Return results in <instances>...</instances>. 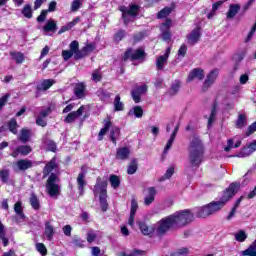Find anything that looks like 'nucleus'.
<instances>
[{
  "label": "nucleus",
  "mask_w": 256,
  "mask_h": 256,
  "mask_svg": "<svg viewBox=\"0 0 256 256\" xmlns=\"http://www.w3.org/2000/svg\"><path fill=\"white\" fill-rule=\"evenodd\" d=\"M217 77H219V71L218 70H212L208 75L206 80L204 81V84L202 86V91H207V89L210 88L215 81H217Z\"/></svg>",
  "instance_id": "11"
},
{
  "label": "nucleus",
  "mask_w": 256,
  "mask_h": 256,
  "mask_svg": "<svg viewBox=\"0 0 256 256\" xmlns=\"http://www.w3.org/2000/svg\"><path fill=\"white\" fill-rule=\"evenodd\" d=\"M224 207H225V202L212 201L207 205L198 207L196 210V217L200 219L211 217V215H215V213H219V211H221V209Z\"/></svg>",
  "instance_id": "3"
},
{
  "label": "nucleus",
  "mask_w": 256,
  "mask_h": 256,
  "mask_svg": "<svg viewBox=\"0 0 256 256\" xmlns=\"http://www.w3.org/2000/svg\"><path fill=\"white\" fill-rule=\"evenodd\" d=\"M129 155H131V150L127 147H121L116 150V159L120 161H127Z\"/></svg>",
  "instance_id": "19"
},
{
  "label": "nucleus",
  "mask_w": 256,
  "mask_h": 256,
  "mask_svg": "<svg viewBox=\"0 0 256 256\" xmlns=\"http://www.w3.org/2000/svg\"><path fill=\"white\" fill-rule=\"evenodd\" d=\"M85 87L84 83H78L75 85L74 95H76L77 99H83V97H85Z\"/></svg>",
  "instance_id": "26"
},
{
  "label": "nucleus",
  "mask_w": 256,
  "mask_h": 256,
  "mask_svg": "<svg viewBox=\"0 0 256 256\" xmlns=\"http://www.w3.org/2000/svg\"><path fill=\"white\" fill-rule=\"evenodd\" d=\"M235 240L239 243H243L247 239V233L245 230H239L237 233L234 234Z\"/></svg>",
  "instance_id": "43"
},
{
  "label": "nucleus",
  "mask_w": 256,
  "mask_h": 256,
  "mask_svg": "<svg viewBox=\"0 0 256 256\" xmlns=\"http://www.w3.org/2000/svg\"><path fill=\"white\" fill-rule=\"evenodd\" d=\"M146 253L143 250L134 249L130 254L125 252H119L117 256H145Z\"/></svg>",
  "instance_id": "40"
},
{
  "label": "nucleus",
  "mask_w": 256,
  "mask_h": 256,
  "mask_svg": "<svg viewBox=\"0 0 256 256\" xmlns=\"http://www.w3.org/2000/svg\"><path fill=\"white\" fill-rule=\"evenodd\" d=\"M69 47L70 51L74 54V59H83V55H81V50H79V42L77 40L72 41Z\"/></svg>",
  "instance_id": "20"
},
{
  "label": "nucleus",
  "mask_w": 256,
  "mask_h": 256,
  "mask_svg": "<svg viewBox=\"0 0 256 256\" xmlns=\"http://www.w3.org/2000/svg\"><path fill=\"white\" fill-rule=\"evenodd\" d=\"M169 55H171V48H167L165 54L158 56L156 58V68L158 71H163L167 61L169 60Z\"/></svg>",
  "instance_id": "9"
},
{
  "label": "nucleus",
  "mask_w": 256,
  "mask_h": 256,
  "mask_svg": "<svg viewBox=\"0 0 256 256\" xmlns=\"http://www.w3.org/2000/svg\"><path fill=\"white\" fill-rule=\"evenodd\" d=\"M110 140L114 145H117V139L121 137V129L117 126H112L109 134Z\"/></svg>",
  "instance_id": "21"
},
{
  "label": "nucleus",
  "mask_w": 256,
  "mask_h": 256,
  "mask_svg": "<svg viewBox=\"0 0 256 256\" xmlns=\"http://www.w3.org/2000/svg\"><path fill=\"white\" fill-rule=\"evenodd\" d=\"M36 251L41 253L43 256L47 255V247L43 243H36Z\"/></svg>",
  "instance_id": "56"
},
{
  "label": "nucleus",
  "mask_w": 256,
  "mask_h": 256,
  "mask_svg": "<svg viewBox=\"0 0 256 256\" xmlns=\"http://www.w3.org/2000/svg\"><path fill=\"white\" fill-rule=\"evenodd\" d=\"M22 15H24L26 19H31L33 17V9L31 8V4H26L23 7Z\"/></svg>",
  "instance_id": "41"
},
{
  "label": "nucleus",
  "mask_w": 256,
  "mask_h": 256,
  "mask_svg": "<svg viewBox=\"0 0 256 256\" xmlns=\"http://www.w3.org/2000/svg\"><path fill=\"white\" fill-rule=\"evenodd\" d=\"M93 51H95V44L90 43V44H87L86 46H84L81 49L82 59H83V57H87V55H89V53H93Z\"/></svg>",
  "instance_id": "37"
},
{
  "label": "nucleus",
  "mask_w": 256,
  "mask_h": 256,
  "mask_svg": "<svg viewBox=\"0 0 256 256\" xmlns=\"http://www.w3.org/2000/svg\"><path fill=\"white\" fill-rule=\"evenodd\" d=\"M30 205L32 208L35 209V211H39V209L41 208L39 198H37V195H35V193H32L30 196Z\"/></svg>",
  "instance_id": "38"
},
{
  "label": "nucleus",
  "mask_w": 256,
  "mask_h": 256,
  "mask_svg": "<svg viewBox=\"0 0 256 256\" xmlns=\"http://www.w3.org/2000/svg\"><path fill=\"white\" fill-rule=\"evenodd\" d=\"M85 111V106H81L77 111L70 112L64 119V123H75Z\"/></svg>",
  "instance_id": "14"
},
{
  "label": "nucleus",
  "mask_w": 256,
  "mask_h": 256,
  "mask_svg": "<svg viewBox=\"0 0 256 256\" xmlns=\"http://www.w3.org/2000/svg\"><path fill=\"white\" fill-rule=\"evenodd\" d=\"M138 225L143 235H151V233H155V227L149 228V226L144 222H139Z\"/></svg>",
  "instance_id": "31"
},
{
  "label": "nucleus",
  "mask_w": 256,
  "mask_h": 256,
  "mask_svg": "<svg viewBox=\"0 0 256 256\" xmlns=\"http://www.w3.org/2000/svg\"><path fill=\"white\" fill-rule=\"evenodd\" d=\"M236 129H243V127H247V115L239 114L238 118L235 122Z\"/></svg>",
  "instance_id": "28"
},
{
  "label": "nucleus",
  "mask_w": 256,
  "mask_h": 256,
  "mask_svg": "<svg viewBox=\"0 0 256 256\" xmlns=\"http://www.w3.org/2000/svg\"><path fill=\"white\" fill-rule=\"evenodd\" d=\"M0 239H2V243L4 247H7V245H9V239H7L6 233H5V225H3L1 221H0Z\"/></svg>",
  "instance_id": "39"
},
{
  "label": "nucleus",
  "mask_w": 256,
  "mask_h": 256,
  "mask_svg": "<svg viewBox=\"0 0 256 256\" xmlns=\"http://www.w3.org/2000/svg\"><path fill=\"white\" fill-rule=\"evenodd\" d=\"M86 173L87 172L83 171V168H82L81 173H79L77 177V185H78L80 196H83V194L85 193V187L87 186V182L85 181Z\"/></svg>",
  "instance_id": "16"
},
{
  "label": "nucleus",
  "mask_w": 256,
  "mask_h": 256,
  "mask_svg": "<svg viewBox=\"0 0 256 256\" xmlns=\"http://www.w3.org/2000/svg\"><path fill=\"white\" fill-rule=\"evenodd\" d=\"M18 151L20 152V155H23V157H26V155H29L33 149L29 145H21L18 146Z\"/></svg>",
  "instance_id": "45"
},
{
  "label": "nucleus",
  "mask_w": 256,
  "mask_h": 256,
  "mask_svg": "<svg viewBox=\"0 0 256 256\" xmlns=\"http://www.w3.org/2000/svg\"><path fill=\"white\" fill-rule=\"evenodd\" d=\"M44 144L46 145L48 151H52L53 153L57 151V144L53 140H46Z\"/></svg>",
  "instance_id": "50"
},
{
  "label": "nucleus",
  "mask_w": 256,
  "mask_h": 256,
  "mask_svg": "<svg viewBox=\"0 0 256 256\" xmlns=\"http://www.w3.org/2000/svg\"><path fill=\"white\" fill-rule=\"evenodd\" d=\"M9 175H10L9 170L7 169L0 170V179L2 183H7L9 181Z\"/></svg>",
  "instance_id": "51"
},
{
  "label": "nucleus",
  "mask_w": 256,
  "mask_h": 256,
  "mask_svg": "<svg viewBox=\"0 0 256 256\" xmlns=\"http://www.w3.org/2000/svg\"><path fill=\"white\" fill-rule=\"evenodd\" d=\"M123 37H125V30H120L115 34L114 41H117V43H119V41L123 40Z\"/></svg>",
  "instance_id": "61"
},
{
  "label": "nucleus",
  "mask_w": 256,
  "mask_h": 256,
  "mask_svg": "<svg viewBox=\"0 0 256 256\" xmlns=\"http://www.w3.org/2000/svg\"><path fill=\"white\" fill-rule=\"evenodd\" d=\"M174 7H165L158 12V19H165V17H169L171 13H173Z\"/></svg>",
  "instance_id": "36"
},
{
  "label": "nucleus",
  "mask_w": 256,
  "mask_h": 256,
  "mask_svg": "<svg viewBox=\"0 0 256 256\" xmlns=\"http://www.w3.org/2000/svg\"><path fill=\"white\" fill-rule=\"evenodd\" d=\"M179 89H181V81L175 80L170 88V95H177L179 93Z\"/></svg>",
  "instance_id": "42"
},
{
  "label": "nucleus",
  "mask_w": 256,
  "mask_h": 256,
  "mask_svg": "<svg viewBox=\"0 0 256 256\" xmlns=\"http://www.w3.org/2000/svg\"><path fill=\"white\" fill-rule=\"evenodd\" d=\"M203 155H205V145L199 137L194 136L189 146V162L191 167H199L203 163Z\"/></svg>",
  "instance_id": "2"
},
{
  "label": "nucleus",
  "mask_w": 256,
  "mask_h": 256,
  "mask_svg": "<svg viewBox=\"0 0 256 256\" xmlns=\"http://www.w3.org/2000/svg\"><path fill=\"white\" fill-rule=\"evenodd\" d=\"M256 131V122L252 123L249 127L248 130L246 131V137H249V135H253Z\"/></svg>",
  "instance_id": "64"
},
{
  "label": "nucleus",
  "mask_w": 256,
  "mask_h": 256,
  "mask_svg": "<svg viewBox=\"0 0 256 256\" xmlns=\"http://www.w3.org/2000/svg\"><path fill=\"white\" fill-rule=\"evenodd\" d=\"M44 235H46L48 241H53V236L55 235V228L51 225L50 221L45 223Z\"/></svg>",
  "instance_id": "23"
},
{
  "label": "nucleus",
  "mask_w": 256,
  "mask_h": 256,
  "mask_svg": "<svg viewBox=\"0 0 256 256\" xmlns=\"http://www.w3.org/2000/svg\"><path fill=\"white\" fill-rule=\"evenodd\" d=\"M73 55H75V54L73 52H71L70 50L62 51V57H63L64 61H69V59H71V57H73Z\"/></svg>",
  "instance_id": "60"
},
{
  "label": "nucleus",
  "mask_w": 256,
  "mask_h": 256,
  "mask_svg": "<svg viewBox=\"0 0 256 256\" xmlns=\"http://www.w3.org/2000/svg\"><path fill=\"white\" fill-rule=\"evenodd\" d=\"M194 79H198V81H203L205 79V72L201 68H194L190 71L187 77L188 83H191Z\"/></svg>",
  "instance_id": "13"
},
{
  "label": "nucleus",
  "mask_w": 256,
  "mask_h": 256,
  "mask_svg": "<svg viewBox=\"0 0 256 256\" xmlns=\"http://www.w3.org/2000/svg\"><path fill=\"white\" fill-rule=\"evenodd\" d=\"M53 171H59V164H57V159L52 158L43 169V177H48Z\"/></svg>",
  "instance_id": "12"
},
{
  "label": "nucleus",
  "mask_w": 256,
  "mask_h": 256,
  "mask_svg": "<svg viewBox=\"0 0 256 256\" xmlns=\"http://www.w3.org/2000/svg\"><path fill=\"white\" fill-rule=\"evenodd\" d=\"M173 173H175V168L170 167L166 170V173L160 178V181H165V179H171L173 177Z\"/></svg>",
  "instance_id": "52"
},
{
  "label": "nucleus",
  "mask_w": 256,
  "mask_h": 256,
  "mask_svg": "<svg viewBox=\"0 0 256 256\" xmlns=\"http://www.w3.org/2000/svg\"><path fill=\"white\" fill-rule=\"evenodd\" d=\"M137 169H139V164L137 163V158L132 159L127 168L128 175H135L137 173Z\"/></svg>",
  "instance_id": "30"
},
{
  "label": "nucleus",
  "mask_w": 256,
  "mask_h": 256,
  "mask_svg": "<svg viewBox=\"0 0 256 256\" xmlns=\"http://www.w3.org/2000/svg\"><path fill=\"white\" fill-rule=\"evenodd\" d=\"M133 109H134L135 117H138V118L143 117V108H141V106H135Z\"/></svg>",
  "instance_id": "63"
},
{
  "label": "nucleus",
  "mask_w": 256,
  "mask_h": 256,
  "mask_svg": "<svg viewBox=\"0 0 256 256\" xmlns=\"http://www.w3.org/2000/svg\"><path fill=\"white\" fill-rule=\"evenodd\" d=\"M17 127H19V124H17V120L15 119H11L8 122V129L11 133H13L14 135H17Z\"/></svg>",
  "instance_id": "47"
},
{
  "label": "nucleus",
  "mask_w": 256,
  "mask_h": 256,
  "mask_svg": "<svg viewBox=\"0 0 256 256\" xmlns=\"http://www.w3.org/2000/svg\"><path fill=\"white\" fill-rule=\"evenodd\" d=\"M42 29L45 33H55V31H57V22H55L53 19H50L46 22V25L43 26Z\"/></svg>",
  "instance_id": "25"
},
{
  "label": "nucleus",
  "mask_w": 256,
  "mask_h": 256,
  "mask_svg": "<svg viewBox=\"0 0 256 256\" xmlns=\"http://www.w3.org/2000/svg\"><path fill=\"white\" fill-rule=\"evenodd\" d=\"M10 55L17 65H21L25 61V55L21 52H10Z\"/></svg>",
  "instance_id": "35"
},
{
  "label": "nucleus",
  "mask_w": 256,
  "mask_h": 256,
  "mask_svg": "<svg viewBox=\"0 0 256 256\" xmlns=\"http://www.w3.org/2000/svg\"><path fill=\"white\" fill-rule=\"evenodd\" d=\"M95 239H97V234L95 233V231L89 230L86 234V241L88 243H93V241H95Z\"/></svg>",
  "instance_id": "53"
},
{
  "label": "nucleus",
  "mask_w": 256,
  "mask_h": 256,
  "mask_svg": "<svg viewBox=\"0 0 256 256\" xmlns=\"http://www.w3.org/2000/svg\"><path fill=\"white\" fill-rule=\"evenodd\" d=\"M47 10H42L40 15L37 17L36 21L38 23H43L47 19Z\"/></svg>",
  "instance_id": "62"
},
{
  "label": "nucleus",
  "mask_w": 256,
  "mask_h": 256,
  "mask_svg": "<svg viewBox=\"0 0 256 256\" xmlns=\"http://www.w3.org/2000/svg\"><path fill=\"white\" fill-rule=\"evenodd\" d=\"M139 5L132 4L129 7L120 6L119 11L122 13V19L124 21V25H129V23H133L135 21V17L139 15Z\"/></svg>",
  "instance_id": "4"
},
{
  "label": "nucleus",
  "mask_w": 256,
  "mask_h": 256,
  "mask_svg": "<svg viewBox=\"0 0 256 256\" xmlns=\"http://www.w3.org/2000/svg\"><path fill=\"white\" fill-rule=\"evenodd\" d=\"M243 201V196H241L238 200H236V203L234 204L232 210L227 216V220L231 221L233 217H235V213H237V208L241 205V202Z\"/></svg>",
  "instance_id": "33"
},
{
  "label": "nucleus",
  "mask_w": 256,
  "mask_h": 256,
  "mask_svg": "<svg viewBox=\"0 0 256 256\" xmlns=\"http://www.w3.org/2000/svg\"><path fill=\"white\" fill-rule=\"evenodd\" d=\"M33 167V161L29 159H20L16 162L17 171H27Z\"/></svg>",
  "instance_id": "18"
},
{
  "label": "nucleus",
  "mask_w": 256,
  "mask_h": 256,
  "mask_svg": "<svg viewBox=\"0 0 256 256\" xmlns=\"http://www.w3.org/2000/svg\"><path fill=\"white\" fill-rule=\"evenodd\" d=\"M111 129V121H106L104 127L100 130L98 134V141H103V137L107 135V131Z\"/></svg>",
  "instance_id": "34"
},
{
  "label": "nucleus",
  "mask_w": 256,
  "mask_h": 256,
  "mask_svg": "<svg viewBox=\"0 0 256 256\" xmlns=\"http://www.w3.org/2000/svg\"><path fill=\"white\" fill-rule=\"evenodd\" d=\"M32 135H33V133L31 132V130H29L27 128H23L20 131V135L18 136V140H20L21 143H27L31 139Z\"/></svg>",
  "instance_id": "22"
},
{
  "label": "nucleus",
  "mask_w": 256,
  "mask_h": 256,
  "mask_svg": "<svg viewBox=\"0 0 256 256\" xmlns=\"http://www.w3.org/2000/svg\"><path fill=\"white\" fill-rule=\"evenodd\" d=\"M242 256H256V240L244 251L241 252Z\"/></svg>",
  "instance_id": "32"
},
{
  "label": "nucleus",
  "mask_w": 256,
  "mask_h": 256,
  "mask_svg": "<svg viewBox=\"0 0 256 256\" xmlns=\"http://www.w3.org/2000/svg\"><path fill=\"white\" fill-rule=\"evenodd\" d=\"M137 209H139V204L137 203V199L132 198L130 214L136 215Z\"/></svg>",
  "instance_id": "55"
},
{
  "label": "nucleus",
  "mask_w": 256,
  "mask_h": 256,
  "mask_svg": "<svg viewBox=\"0 0 256 256\" xmlns=\"http://www.w3.org/2000/svg\"><path fill=\"white\" fill-rule=\"evenodd\" d=\"M157 195V189L155 187H149L146 189V195L144 197V205L149 207L151 203L155 201V196Z\"/></svg>",
  "instance_id": "15"
},
{
  "label": "nucleus",
  "mask_w": 256,
  "mask_h": 256,
  "mask_svg": "<svg viewBox=\"0 0 256 256\" xmlns=\"http://www.w3.org/2000/svg\"><path fill=\"white\" fill-rule=\"evenodd\" d=\"M110 184L113 189H117L121 185V180L119 179V176L117 175H110Z\"/></svg>",
  "instance_id": "44"
},
{
  "label": "nucleus",
  "mask_w": 256,
  "mask_h": 256,
  "mask_svg": "<svg viewBox=\"0 0 256 256\" xmlns=\"http://www.w3.org/2000/svg\"><path fill=\"white\" fill-rule=\"evenodd\" d=\"M239 9H241V6L239 4L230 5L228 13L226 15L227 19H234L235 15L239 13Z\"/></svg>",
  "instance_id": "29"
},
{
  "label": "nucleus",
  "mask_w": 256,
  "mask_h": 256,
  "mask_svg": "<svg viewBox=\"0 0 256 256\" xmlns=\"http://www.w3.org/2000/svg\"><path fill=\"white\" fill-rule=\"evenodd\" d=\"M81 21L80 17H76L73 21L67 23L66 25L62 26L60 30L58 31V35H61L62 33H65L66 31H70V29H73V26L76 23H79Z\"/></svg>",
  "instance_id": "27"
},
{
  "label": "nucleus",
  "mask_w": 256,
  "mask_h": 256,
  "mask_svg": "<svg viewBox=\"0 0 256 256\" xmlns=\"http://www.w3.org/2000/svg\"><path fill=\"white\" fill-rule=\"evenodd\" d=\"M145 57H147V53L143 48H138L136 50L128 49L123 57V61H127L130 59L131 61H145Z\"/></svg>",
  "instance_id": "6"
},
{
  "label": "nucleus",
  "mask_w": 256,
  "mask_h": 256,
  "mask_svg": "<svg viewBox=\"0 0 256 256\" xmlns=\"http://www.w3.org/2000/svg\"><path fill=\"white\" fill-rule=\"evenodd\" d=\"M115 111H123V102H121V96L117 95L114 99Z\"/></svg>",
  "instance_id": "49"
},
{
  "label": "nucleus",
  "mask_w": 256,
  "mask_h": 256,
  "mask_svg": "<svg viewBox=\"0 0 256 256\" xmlns=\"http://www.w3.org/2000/svg\"><path fill=\"white\" fill-rule=\"evenodd\" d=\"M53 85H55V80L45 79L37 86V89L38 91H47L48 89H51Z\"/></svg>",
  "instance_id": "24"
},
{
  "label": "nucleus",
  "mask_w": 256,
  "mask_h": 256,
  "mask_svg": "<svg viewBox=\"0 0 256 256\" xmlns=\"http://www.w3.org/2000/svg\"><path fill=\"white\" fill-rule=\"evenodd\" d=\"M238 190H239V184H235V183L230 184V186L224 192L222 196V200L220 201L223 202L225 205L227 201H229V199H231V197H233L235 193H237Z\"/></svg>",
  "instance_id": "10"
},
{
  "label": "nucleus",
  "mask_w": 256,
  "mask_h": 256,
  "mask_svg": "<svg viewBox=\"0 0 256 256\" xmlns=\"http://www.w3.org/2000/svg\"><path fill=\"white\" fill-rule=\"evenodd\" d=\"M72 243L76 246V247H80L83 248L85 247V241L81 240V238L79 237H74L72 240Z\"/></svg>",
  "instance_id": "59"
},
{
  "label": "nucleus",
  "mask_w": 256,
  "mask_h": 256,
  "mask_svg": "<svg viewBox=\"0 0 256 256\" xmlns=\"http://www.w3.org/2000/svg\"><path fill=\"white\" fill-rule=\"evenodd\" d=\"M100 193V205L102 211H107V181L101 182V177L97 178V183L94 186V194Z\"/></svg>",
  "instance_id": "5"
},
{
  "label": "nucleus",
  "mask_w": 256,
  "mask_h": 256,
  "mask_svg": "<svg viewBox=\"0 0 256 256\" xmlns=\"http://www.w3.org/2000/svg\"><path fill=\"white\" fill-rule=\"evenodd\" d=\"M14 211L16 215L20 217V219H23L25 217V214L23 213V205L21 202H16L14 205Z\"/></svg>",
  "instance_id": "46"
},
{
  "label": "nucleus",
  "mask_w": 256,
  "mask_h": 256,
  "mask_svg": "<svg viewBox=\"0 0 256 256\" xmlns=\"http://www.w3.org/2000/svg\"><path fill=\"white\" fill-rule=\"evenodd\" d=\"M81 5H83V0H73L71 4V11L75 13L81 9Z\"/></svg>",
  "instance_id": "48"
},
{
  "label": "nucleus",
  "mask_w": 256,
  "mask_h": 256,
  "mask_svg": "<svg viewBox=\"0 0 256 256\" xmlns=\"http://www.w3.org/2000/svg\"><path fill=\"white\" fill-rule=\"evenodd\" d=\"M215 115H217V104H214L212 107V111H211L210 117L208 119V125H211V123H213V121H215Z\"/></svg>",
  "instance_id": "57"
},
{
  "label": "nucleus",
  "mask_w": 256,
  "mask_h": 256,
  "mask_svg": "<svg viewBox=\"0 0 256 256\" xmlns=\"http://www.w3.org/2000/svg\"><path fill=\"white\" fill-rule=\"evenodd\" d=\"M195 221V214L189 209L177 211L170 216L161 219L154 227L157 235L163 237L170 229H181Z\"/></svg>",
  "instance_id": "1"
},
{
  "label": "nucleus",
  "mask_w": 256,
  "mask_h": 256,
  "mask_svg": "<svg viewBox=\"0 0 256 256\" xmlns=\"http://www.w3.org/2000/svg\"><path fill=\"white\" fill-rule=\"evenodd\" d=\"M102 76H101V70L96 69L92 72V81H94L95 83H99V81H101Z\"/></svg>",
  "instance_id": "54"
},
{
  "label": "nucleus",
  "mask_w": 256,
  "mask_h": 256,
  "mask_svg": "<svg viewBox=\"0 0 256 256\" xmlns=\"http://www.w3.org/2000/svg\"><path fill=\"white\" fill-rule=\"evenodd\" d=\"M147 89V85L144 84L142 86H136L135 89L131 91L134 103H141V95H145L147 93Z\"/></svg>",
  "instance_id": "8"
},
{
  "label": "nucleus",
  "mask_w": 256,
  "mask_h": 256,
  "mask_svg": "<svg viewBox=\"0 0 256 256\" xmlns=\"http://www.w3.org/2000/svg\"><path fill=\"white\" fill-rule=\"evenodd\" d=\"M199 39H201V31L199 30V28L192 30L187 35V40L189 45H195L196 43L199 42Z\"/></svg>",
  "instance_id": "17"
},
{
  "label": "nucleus",
  "mask_w": 256,
  "mask_h": 256,
  "mask_svg": "<svg viewBox=\"0 0 256 256\" xmlns=\"http://www.w3.org/2000/svg\"><path fill=\"white\" fill-rule=\"evenodd\" d=\"M55 181H57V174L51 173L46 184V189L50 197L59 196V185L55 184Z\"/></svg>",
  "instance_id": "7"
},
{
  "label": "nucleus",
  "mask_w": 256,
  "mask_h": 256,
  "mask_svg": "<svg viewBox=\"0 0 256 256\" xmlns=\"http://www.w3.org/2000/svg\"><path fill=\"white\" fill-rule=\"evenodd\" d=\"M252 152L250 151L249 147L247 148H243L237 155L236 157H241V158H244V157H249V155H251Z\"/></svg>",
  "instance_id": "58"
}]
</instances>
